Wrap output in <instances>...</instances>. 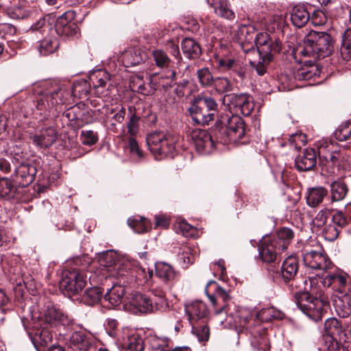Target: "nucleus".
Segmentation results:
<instances>
[{
	"mask_svg": "<svg viewBox=\"0 0 351 351\" xmlns=\"http://www.w3.org/2000/svg\"><path fill=\"white\" fill-rule=\"evenodd\" d=\"M310 292L306 285H301L300 288H295L293 293L294 301L298 307L311 319L317 322L328 306L324 296L322 287L317 286L314 278H309Z\"/></svg>",
	"mask_w": 351,
	"mask_h": 351,
	"instance_id": "f257e3e1",
	"label": "nucleus"
},
{
	"mask_svg": "<svg viewBox=\"0 0 351 351\" xmlns=\"http://www.w3.org/2000/svg\"><path fill=\"white\" fill-rule=\"evenodd\" d=\"M334 50V40L325 32L311 31L304 38L303 45L295 50V58H310L309 60H300V62L313 64L317 60L330 56Z\"/></svg>",
	"mask_w": 351,
	"mask_h": 351,
	"instance_id": "f03ea898",
	"label": "nucleus"
},
{
	"mask_svg": "<svg viewBox=\"0 0 351 351\" xmlns=\"http://www.w3.org/2000/svg\"><path fill=\"white\" fill-rule=\"evenodd\" d=\"M235 327L238 332L249 331L252 336V344L258 350H267L268 349V339L265 335V328L263 327L261 322L253 317L247 311L239 313L235 319Z\"/></svg>",
	"mask_w": 351,
	"mask_h": 351,
	"instance_id": "7ed1b4c3",
	"label": "nucleus"
},
{
	"mask_svg": "<svg viewBox=\"0 0 351 351\" xmlns=\"http://www.w3.org/2000/svg\"><path fill=\"white\" fill-rule=\"evenodd\" d=\"M146 141L149 151L157 160L171 155L176 149V137L166 132H153L147 135Z\"/></svg>",
	"mask_w": 351,
	"mask_h": 351,
	"instance_id": "20e7f679",
	"label": "nucleus"
},
{
	"mask_svg": "<svg viewBox=\"0 0 351 351\" xmlns=\"http://www.w3.org/2000/svg\"><path fill=\"white\" fill-rule=\"evenodd\" d=\"M42 96L36 100V109L40 114L49 111L56 105L62 104L65 90L56 82H45L42 84Z\"/></svg>",
	"mask_w": 351,
	"mask_h": 351,
	"instance_id": "39448f33",
	"label": "nucleus"
},
{
	"mask_svg": "<svg viewBox=\"0 0 351 351\" xmlns=\"http://www.w3.org/2000/svg\"><path fill=\"white\" fill-rule=\"evenodd\" d=\"M298 261L294 256L287 258L281 266L282 280L291 291H293L295 288H300L301 285H307L306 278L298 276Z\"/></svg>",
	"mask_w": 351,
	"mask_h": 351,
	"instance_id": "423d86ee",
	"label": "nucleus"
},
{
	"mask_svg": "<svg viewBox=\"0 0 351 351\" xmlns=\"http://www.w3.org/2000/svg\"><path fill=\"white\" fill-rule=\"evenodd\" d=\"M335 148V145L330 141H322L318 143L319 165L322 167V171L326 173L334 172L339 159L340 154Z\"/></svg>",
	"mask_w": 351,
	"mask_h": 351,
	"instance_id": "0eeeda50",
	"label": "nucleus"
},
{
	"mask_svg": "<svg viewBox=\"0 0 351 351\" xmlns=\"http://www.w3.org/2000/svg\"><path fill=\"white\" fill-rule=\"evenodd\" d=\"M86 277L81 271L73 269L66 270L62 274L60 288L69 295L78 294L85 287Z\"/></svg>",
	"mask_w": 351,
	"mask_h": 351,
	"instance_id": "6e6552de",
	"label": "nucleus"
},
{
	"mask_svg": "<svg viewBox=\"0 0 351 351\" xmlns=\"http://www.w3.org/2000/svg\"><path fill=\"white\" fill-rule=\"evenodd\" d=\"M223 100L227 102L229 110L235 114L234 116L241 114L247 117L254 108L252 97L245 93L228 94L225 95Z\"/></svg>",
	"mask_w": 351,
	"mask_h": 351,
	"instance_id": "1a4fd4ad",
	"label": "nucleus"
},
{
	"mask_svg": "<svg viewBox=\"0 0 351 351\" xmlns=\"http://www.w3.org/2000/svg\"><path fill=\"white\" fill-rule=\"evenodd\" d=\"M316 283H321L322 287H332V289L346 296L350 291V285L348 283L346 274L339 271L331 273L326 272L321 276L314 278Z\"/></svg>",
	"mask_w": 351,
	"mask_h": 351,
	"instance_id": "9d476101",
	"label": "nucleus"
},
{
	"mask_svg": "<svg viewBox=\"0 0 351 351\" xmlns=\"http://www.w3.org/2000/svg\"><path fill=\"white\" fill-rule=\"evenodd\" d=\"M256 46L261 59L267 62H270L274 56L280 50L279 40L272 38L267 33H258L256 39Z\"/></svg>",
	"mask_w": 351,
	"mask_h": 351,
	"instance_id": "9b49d317",
	"label": "nucleus"
},
{
	"mask_svg": "<svg viewBox=\"0 0 351 351\" xmlns=\"http://www.w3.org/2000/svg\"><path fill=\"white\" fill-rule=\"evenodd\" d=\"M211 285L215 286V293L214 295H208V296L214 306L215 313L216 315H227L229 311V303L230 301L229 293L213 280H210L208 282L205 288L206 293L208 292V288Z\"/></svg>",
	"mask_w": 351,
	"mask_h": 351,
	"instance_id": "f8f14e48",
	"label": "nucleus"
},
{
	"mask_svg": "<svg viewBox=\"0 0 351 351\" xmlns=\"http://www.w3.org/2000/svg\"><path fill=\"white\" fill-rule=\"evenodd\" d=\"M303 261L306 267L312 269L322 271V274H326L328 270L335 267L325 252L314 250L304 253Z\"/></svg>",
	"mask_w": 351,
	"mask_h": 351,
	"instance_id": "ddd939ff",
	"label": "nucleus"
},
{
	"mask_svg": "<svg viewBox=\"0 0 351 351\" xmlns=\"http://www.w3.org/2000/svg\"><path fill=\"white\" fill-rule=\"evenodd\" d=\"M189 66L183 60L177 61L173 69L168 72L167 77L171 80L170 86H177L175 91L178 95H180L181 89L186 88L189 83Z\"/></svg>",
	"mask_w": 351,
	"mask_h": 351,
	"instance_id": "4468645a",
	"label": "nucleus"
},
{
	"mask_svg": "<svg viewBox=\"0 0 351 351\" xmlns=\"http://www.w3.org/2000/svg\"><path fill=\"white\" fill-rule=\"evenodd\" d=\"M74 11L68 10L60 16L55 25L56 33L60 36L67 37L76 35L79 32L77 25L74 22Z\"/></svg>",
	"mask_w": 351,
	"mask_h": 351,
	"instance_id": "2eb2a0df",
	"label": "nucleus"
},
{
	"mask_svg": "<svg viewBox=\"0 0 351 351\" xmlns=\"http://www.w3.org/2000/svg\"><path fill=\"white\" fill-rule=\"evenodd\" d=\"M99 263L103 267H112L113 271L117 272L116 274H114L117 278L124 276L128 273V263L122 262L113 250L101 253L99 256Z\"/></svg>",
	"mask_w": 351,
	"mask_h": 351,
	"instance_id": "dca6fc26",
	"label": "nucleus"
},
{
	"mask_svg": "<svg viewBox=\"0 0 351 351\" xmlns=\"http://www.w3.org/2000/svg\"><path fill=\"white\" fill-rule=\"evenodd\" d=\"M190 137L195 146L196 150L201 154H209L215 147L213 136L206 130H193L190 133Z\"/></svg>",
	"mask_w": 351,
	"mask_h": 351,
	"instance_id": "f3484780",
	"label": "nucleus"
},
{
	"mask_svg": "<svg viewBox=\"0 0 351 351\" xmlns=\"http://www.w3.org/2000/svg\"><path fill=\"white\" fill-rule=\"evenodd\" d=\"M324 335L334 336L338 338L340 343L346 345L348 343V333L343 324L340 319L335 317L327 319L324 322Z\"/></svg>",
	"mask_w": 351,
	"mask_h": 351,
	"instance_id": "a211bd4d",
	"label": "nucleus"
},
{
	"mask_svg": "<svg viewBox=\"0 0 351 351\" xmlns=\"http://www.w3.org/2000/svg\"><path fill=\"white\" fill-rule=\"evenodd\" d=\"M57 132L53 127L42 129L39 134H31L30 140L38 149H47L56 141Z\"/></svg>",
	"mask_w": 351,
	"mask_h": 351,
	"instance_id": "6ab92c4d",
	"label": "nucleus"
},
{
	"mask_svg": "<svg viewBox=\"0 0 351 351\" xmlns=\"http://www.w3.org/2000/svg\"><path fill=\"white\" fill-rule=\"evenodd\" d=\"M44 315L46 322L49 324L60 323L66 326L73 323V320L66 313L50 302L45 306Z\"/></svg>",
	"mask_w": 351,
	"mask_h": 351,
	"instance_id": "aec40b11",
	"label": "nucleus"
},
{
	"mask_svg": "<svg viewBox=\"0 0 351 351\" xmlns=\"http://www.w3.org/2000/svg\"><path fill=\"white\" fill-rule=\"evenodd\" d=\"M16 182L21 187L29 186L33 182L37 173L36 168L30 164L21 163L14 171Z\"/></svg>",
	"mask_w": 351,
	"mask_h": 351,
	"instance_id": "412c9836",
	"label": "nucleus"
},
{
	"mask_svg": "<svg viewBox=\"0 0 351 351\" xmlns=\"http://www.w3.org/2000/svg\"><path fill=\"white\" fill-rule=\"evenodd\" d=\"M191 324L206 322L208 311L205 303L202 301H194L185 306Z\"/></svg>",
	"mask_w": 351,
	"mask_h": 351,
	"instance_id": "4be33fe9",
	"label": "nucleus"
},
{
	"mask_svg": "<svg viewBox=\"0 0 351 351\" xmlns=\"http://www.w3.org/2000/svg\"><path fill=\"white\" fill-rule=\"evenodd\" d=\"M280 251L281 249H278L277 244L271 238L263 239L258 245L259 256L265 263L274 262Z\"/></svg>",
	"mask_w": 351,
	"mask_h": 351,
	"instance_id": "5701e85b",
	"label": "nucleus"
},
{
	"mask_svg": "<svg viewBox=\"0 0 351 351\" xmlns=\"http://www.w3.org/2000/svg\"><path fill=\"white\" fill-rule=\"evenodd\" d=\"M316 164L317 154L313 149H306L295 160V167L299 171H310Z\"/></svg>",
	"mask_w": 351,
	"mask_h": 351,
	"instance_id": "b1692460",
	"label": "nucleus"
},
{
	"mask_svg": "<svg viewBox=\"0 0 351 351\" xmlns=\"http://www.w3.org/2000/svg\"><path fill=\"white\" fill-rule=\"evenodd\" d=\"M230 140L237 142L243 138L245 134V122L239 116H232L226 121Z\"/></svg>",
	"mask_w": 351,
	"mask_h": 351,
	"instance_id": "393cba45",
	"label": "nucleus"
},
{
	"mask_svg": "<svg viewBox=\"0 0 351 351\" xmlns=\"http://www.w3.org/2000/svg\"><path fill=\"white\" fill-rule=\"evenodd\" d=\"M130 304L135 313H148L153 312V300L150 296L145 294L140 293L132 294Z\"/></svg>",
	"mask_w": 351,
	"mask_h": 351,
	"instance_id": "a878e982",
	"label": "nucleus"
},
{
	"mask_svg": "<svg viewBox=\"0 0 351 351\" xmlns=\"http://www.w3.org/2000/svg\"><path fill=\"white\" fill-rule=\"evenodd\" d=\"M156 275L170 289L176 278V273L171 265L166 263H158L155 265Z\"/></svg>",
	"mask_w": 351,
	"mask_h": 351,
	"instance_id": "bb28decb",
	"label": "nucleus"
},
{
	"mask_svg": "<svg viewBox=\"0 0 351 351\" xmlns=\"http://www.w3.org/2000/svg\"><path fill=\"white\" fill-rule=\"evenodd\" d=\"M147 58V54L139 48H130L125 50L122 56L121 60L125 67L134 66L141 64Z\"/></svg>",
	"mask_w": 351,
	"mask_h": 351,
	"instance_id": "cd10ccee",
	"label": "nucleus"
},
{
	"mask_svg": "<svg viewBox=\"0 0 351 351\" xmlns=\"http://www.w3.org/2000/svg\"><path fill=\"white\" fill-rule=\"evenodd\" d=\"M181 49L185 57L190 60L197 59L202 54V48L199 44L191 38L182 39Z\"/></svg>",
	"mask_w": 351,
	"mask_h": 351,
	"instance_id": "c85d7f7f",
	"label": "nucleus"
},
{
	"mask_svg": "<svg viewBox=\"0 0 351 351\" xmlns=\"http://www.w3.org/2000/svg\"><path fill=\"white\" fill-rule=\"evenodd\" d=\"M189 111L191 115L192 120L197 125H208L215 119L214 114L203 108L198 109L197 106L192 104L189 108Z\"/></svg>",
	"mask_w": 351,
	"mask_h": 351,
	"instance_id": "c756f323",
	"label": "nucleus"
},
{
	"mask_svg": "<svg viewBox=\"0 0 351 351\" xmlns=\"http://www.w3.org/2000/svg\"><path fill=\"white\" fill-rule=\"evenodd\" d=\"M310 20V14L304 5H298L292 8L291 21L295 26L302 27Z\"/></svg>",
	"mask_w": 351,
	"mask_h": 351,
	"instance_id": "7c9ffc66",
	"label": "nucleus"
},
{
	"mask_svg": "<svg viewBox=\"0 0 351 351\" xmlns=\"http://www.w3.org/2000/svg\"><path fill=\"white\" fill-rule=\"evenodd\" d=\"M293 237V231L290 228L283 227L277 231L276 237L271 239L277 244L278 249H281L282 252L287 249Z\"/></svg>",
	"mask_w": 351,
	"mask_h": 351,
	"instance_id": "2f4dec72",
	"label": "nucleus"
},
{
	"mask_svg": "<svg viewBox=\"0 0 351 351\" xmlns=\"http://www.w3.org/2000/svg\"><path fill=\"white\" fill-rule=\"evenodd\" d=\"M124 294V287L120 285H114L104 295V298L111 304L112 307H114L122 302Z\"/></svg>",
	"mask_w": 351,
	"mask_h": 351,
	"instance_id": "473e14b6",
	"label": "nucleus"
},
{
	"mask_svg": "<svg viewBox=\"0 0 351 351\" xmlns=\"http://www.w3.org/2000/svg\"><path fill=\"white\" fill-rule=\"evenodd\" d=\"M328 191L324 187H314L308 191L306 203L311 207H316L323 202Z\"/></svg>",
	"mask_w": 351,
	"mask_h": 351,
	"instance_id": "72a5a7b5",
	"label": "nucleus"
},
{
	"mask_svg": "<svg viewBox=\"0 0 351 351\" xmlns=\"http://www.w3.org/2000/svg\"><path fill=\"white\" fill-rule=\"evenodd\" d=\"M104 297L103 291L100 287H93L86 289L82 296V301L86 305L93 306Z\"/></svg>",
	"mask_w": 351,
	"mask_h": 351,
	"instance_id": "f704fd0d",
	"label": "nucleus"
},
{
	"mask_svg": "<svg viewBox=\"0 0 351 351\" xmlns=\"http://www.w3.org/2000/svg\"><path fill=\"white\" fill-rule=\"evenodd\" d=\"M213 7L215 13L226 19L233 20L235 17L234 12L230 8V4L227 0H215Z\"/></svg>",
	"mask_w": 351,
	"mask_h": 351,
	"instance_id": "c9c22d12",
	"label": "nucleus"
},
{
	"mask_svg": "<svg viewBox=\"0 0 351 351\" xmlns=\"http://www.w3.org/2000/svg\"><path fill=\"white\" fill-rule=\"evenodd\" d=\"M331 199L333 202L343 199L348 192V187L342 180H337L330 184Z\"/></svg>",
	"mask_w": 351,
	"mask_h": 351,
	"instance_id": "e433bc0d",
	"label": "nucleus"
},
{
	"mask_svg": "<svg viewBox=\"0 0 351 351\" xmlns=\"http://www.w3.org/2000/svg\"><path fill=\"white\" fill-rule=\"evenodd\" d=\"M192 105L198 107V109L203 108L206 111L214 114L217 111L218 104L216 101L210 97H198L195 99Z\"/></svg>",
	"mask_w": 351,
	"mask_h": 351,
	"instance_id": "4c0bfd02",
	"label": "nucleus"
},
{
	"mask_svg": "<svg viewBox=\"0 0 351 351\" xmlns=\"http://www.w3.org/2000/svg\"><path fill=\"white\" fill-rule=\"evenodd\" d=\"M254 27L252 26L242 25L238 31L239 39L243 43L247 44H256V39L258 37Z\"/></svg>",
	"mask_w": 351,
	"mask_h": 351,
	"instance_id": "58836bf2",
	"label": "nucleus"
},
{
	"mask_svg": "<svg viewBox=\"0 0 351 351\" xmlns=\"http://www.w3.org/2000/svg\"><path fill=\"white\" fill-rule=\"evenodd\" d=\"M226 122L225 123L221 120L216 121L213 133L217 141L223 144L232 141L229 137Z\"/></svg>",
	"mask_w": 351,
	"mask_h": 351,
	"instance_id": "ea45409f",
	"label": "nucleus"
},
{
	"mask_svg": "<svg viewBox=\"0 0 351 351\" xmlns=\"http://www.w3.org/2000/svg\"><path fill=\"white\" fill-rule=\"evenodd\" d=\"M340 56L343 60H351V29H346L342 36Z\"/></svg>",
	"mask_w": 351,
	"mask_h": 351,
	"instance_id": "a19ab883",
	"label": "nucleus"
},
{
	"mask_svg": "<svg viewBox=\"0 0 351 351\" xmlns=\"http://www.w3.org/2000/svg\"><path fill=\"white\" fill-rule=\"evenodd\" d=\"M70 344L77 349L86 350L90 347V342L84 332L75 331L70 337Z\"/></svg>",
	"mask_w": 351,
	"mask_h": 351,
	"instance_id": "79ce46f5",
	"label": "nucleus"
},
{
	"mask_svg": "<svg viewBox=\"0 0 351 351\" xmlns=\"http://www.w3.org/2000/svg\"><path fill=\"white\" fill-rule=\"evenodd\" d=\"M192 333L195 335L200 342H206L210 337V329L206 322L191 324Z\"/></svg>",
	"mask_w": 351,
	"mask_h": 351,
	"instance_id": "37998d69",
	"label": "nucleus"
},
{
	"mask_svg": "<svg viewBox=\"0 0 351 351\" xmlns=\"http://www.w3.org/2000/svg\"><path fill=\"white\" fill-rule=\"evenodd\" d=\"M340 343L338 338L334 336L323 335L320 342L319 350L321 351H338Z\"/></svg>",
	"mask_w": 351,
	"mask_h": 351,
	"instance_id": "c03bdc74",
	"label": "nucleus"
},
{
	"mask_svg": "<svg viewBox=\"0 0 351 351\" xmlns=\"http://www.w3.org/2000/svg\"><path fill=\"white\" fill-rule=\"evenodd\" d=\"M91 90L90 83L85 80H80L74 82L72 94L79 98L86 97Z\"/></svg>",
	"mask_w": 351,
	"mask_h": 351,
	"instance_id": "a18cd8bd",
	"label": "nucleus"
},
{
	"mask_svg": "<svg viewBox=\"0 0 351 351\" xmlns=\"http://www.w3.org/2000/svg\"><path fill=\"white\" fill-rule=\"evenodd\" d=\"M58 48V42L56 38H45L40 42L38 47L40 53L47 56L53 53Z\"/></svg>",
	"mask_w": 351,
	"mask_h": 351,
	"instance_id": "49530a36",
	"label": "nucleus"
},
{
	"mask_svg": "<svg viewBox=\"0 0 351 351\" xmlns=\"http://www.w3.org/2000/svg\"><path fill=\"white\" fill-rule=\"evenodd\" d=\"M16 187L12 181L5 178H0V198H10L15 196Z\"/></svg>",
	"mask_w": 351,
	"mask_h": 351,
	"instance_id": "de8ad7c7",
	"label": "nucleus"
},
{
	"mask_svg": "<svg viewBox=\"0 0 351 351\" xmlns=\"http://www.w3.org/2000/svg\"><path fill=\"white\" fill-rule=\"evenodd\" d=\"M128 223L136 233H144L149 229V222L144 217L129 218Z\"/></svg>",
	"mask_w": 351,
	"mask_h": 351,
	"instance_id": "09e8293b",
	"label": "nucleus"
},
{
	"mask_svg": "<svg viewBox=\"0 0 351 351\" xmlns=\"http://www.w3.org/2000/svg\"><path fill=\"white\" fill-rule=\"evenodd\" d=\"M109 80L108 74L106 72H99L96 75V81H93L94 94L101 97L104 95V88L106 82Z\"/></svg>",
	"mask_w": 351,
	"mask_h": 351,
	"instance_id": "8fccbe9b",
	"label": "nucleus"
},
{
	"mask_svg": "<svg viewBox=\"0 0 351 351\" xmlns=\"http://www.w3.org/2000/svg\"><path fill=\"white\" fill-rule=\"evenodd\" d=\"M128 149L130 157L132 160L136 162H139L143 160L145 157L143 151L139 147V145L133 137L128 138Z\"/></svg>",
	"mask_w": 351,
	"mask_h": 351,
	"instance_id": "3c124183",
	"label": "nucleus"
},
{
	"mask_svg": "<svg viewBox=\"0 0 351 351\" xmlns=\"http://www.w3.org/2000/svg\"><path fill=\"white\" fill-rule=\"evenodd\" d=\"M335 137L339 141H348L351 143V122L341 125L334 133Z\"/></svg>",
	"mask_w": 351,
	"mask_h": 351,
	"instance_id": "603ef678",
	"label": "nucleus"
},
{
	"mask_svg": "<svg viewBox=\"0 0 351 351\" xmlns=\"http://www.w3.org/2000/svg\"><path fill=\"white\" fill-rule=\"evenodd\" d=\"M197 77L202 86L210 87L213 84L214 77L208 67H203L197 71Z\"/></svg>",
	"mask_w": 351,
	"mask_h": 351,
	"instance_id": "864d4df0",
	"label": "nucleus"
},
{
	"mask_svg": "<svg viewBox=\"0 0 351 351\" xmlns=\"http://www.w3.org/2000/svg\"><path fill=\"white\" fill-rule=\"evenodd\" d=\"M152 54L155 64L158 68L163 69L169 66L171 59L162 49L153 50Z\"/></svg>",
	"mask_w": 351,
	"mask_h": 351,
	"instance_id": "5fc2aeb1",
	"label": "nucleus"
},
{
	"mask_svg": "<svg viewBox=\"0 0 351 351\" xmlns=\"http://www.w3.org/2000/svg\"><path fill=\"white\" fill-rule=\"evenodd\" d=\"M105 114L108 119H112L115 122L121 123L123 122L125 115V109L124 107L120 108H106Z\"/></svg>",
	"mask_w": 351,
	"mask_h": 351,
	"instance_id": "6e6d98bb",
	"label": "nucleus"
},
{
	"mask_svg": "<svg viewBox=\"0 0 351 351\" xmlns=\"http://www.w3.org/2000/svg\"><path fill=\"white\" fill-rule=\"evenodd\" d=\"M219 93H225L232 90V86L226 77L214 78L213 86Z\"/></svg>",
	"mask_w": 351,
	"mask_h": 351,
	"instance_id": "4d7b16f0",
	"label": "nucleus"
},
{
	"mask_svg": "<svg viewBox=\"0 0 351 351\" xmlns=\"http://www.w3.org/2000/svg\"><path fill=\"white\" fill-rule=\"evenodd\" d=\"M217 64L223 71H237L240 69V64L233 59L230 58H221L218 60Z\"/></svg>",
	"mask_w": 351,
	"mask_h": 351,
	"instance_id": "13d9d810",
	"label": "nucleus"
},
{
	"mask_svg": "<svg viewBox=\"0 0 351 351\" xmlns=\"http://www.w3.org/2000/svg\"><path fill=\"white\" fill-rule=\"evenodd\" d=\"M128 348L130 351H143L144 343L138 335H132L128 338Z\"/></svg>",
	"mask_w": 351,
	"mask_h": 351,
	"instance_id": "bf43d9fd",
	"label": "nucleus"
},
{
	"mask_svg": "<svg viewBox=\"0 0 351 351\" xmlns=\"http://www.w3.org/2000/svg\"><path fill=\"white\" fill-rule=\"evenodd\" d=\"M82 143L84 145H92L97 143V134L93 130H82L81 132Z\"/></svg>",
	"mask_w": 351,
	"mask_h": 351,
	"instance_id": "052dcab7",
	"label": "nucleus"
},
{
	"mask_svg": "<svg viewBox=\"0 0 351 351\" xmlns=\"http://www.w3.org/2000/svg\"><path fill=\"white\" fill-rule=\"evenodd\" d=\"M314 75L315 73L309 70L308 68H301L297 69V71L293 73L294 78L300 81L311 80Z\"/></svg>",
	"mask_w": 351,
	"mask_h": 351,
	"instance_id": "680f3d73",
	"label": "nucleus"
},
{
	"mask_svg": "<svg viewBox=\"0 0 351 351\" xmlns=\"http://www.w3.org/2000/svg\"><path fill=\"white\" fill-rule=\"evenodd\" d=\"M49 29V25L45 19V18H41L38 21H37L35 23H34L31 27L30 30L32 32H39L40 34H44L47 30Z\"/></svg>",
	"mask_w": 351,
	"mask_h": 351,
	"instance_id": "e2e57ef3",
	"label": "nucleus"
},
{
	"mask_svg": "<svg viewBox=\"0 0 351 351\" xmlns=\"http://www.w3.org/2000/svg\"><path fill=\"white\" fill-rule=\"evenodd\" d=\"M324 232L326 239L329 241H334L338 237L340 232V229L335 226V224L330 223L324 229Z\"/></svg>",
	"mask_w": 351,
	"mask_h": 351,
	"instance_id": "0e129e2a",
	"label": "nucleus"
},
{
	"mask_svg": "<svg viewBox=\"0 0 351 351\" xmlns=\"http://www.w3.org/2000/svg\"><path fill=\"white\" fill-rule=\"evenodd\" d=\"M332 223L339 228H342L347 226L348 219L342 211H337L332 216Z\"/></svg>",
	"mask_w": 351,
	"mask_h": 351,
	"instance_id": "69168bd1",
	"label": "nucleus"
},
{
	"mask_svg": "<svg viewBox=\"0 0 351 351\" xmlns=\"http://www.w3.org/2000/svg\"><path fill=\"white\" fill-rule=\"evenodd\" d=\"M329 215L328 210H321L313 219V223L317 227H322L326 224Z\"/></svg>",
	"mask_w": 351,
	"mask_h": 351,
	"instance_id": "338daca9",
	"label": "nucleus"
},
{
	"mask_svg": "<svg viewBox=\"0 0 351 351\" xmlns=\"http://www.w3.org/2000/svg\"><path fill=\"white\" fill-rule=\"evenodd\" d=\"M336 312L339 317H348L351 314V307L349 304H343L342 302L336 303Z\"/></svg>",
	"mask_w": 351,
	"mask_h": 351,
	"instance_id": "774afa93",
	"label": "nucleus"
}]
</instances>
